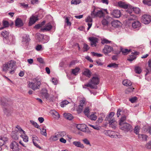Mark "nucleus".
<instances>
[{
	"instance_id": "nucleus-3",
	"label": "nucleus",
	"mask_w": 151,
	"mask_h": 151,
	"mask_svg": "<svg viewBox=\"0 0 151 151\" xmlns=\"http://www.w3.org/2000/svg\"><path fill=\"white\" fill-rule=\"evenodd\" d=\"M1 35L4 37V41L8 44H11L13 41L12 37L9 35L8 31H4L1 33Z\"/></svg>"
},
{
	"instance_id": "nucleus-32",
	"label": "nucleus",
	"mask_w": 151,
	"mask_h": 151,
	"mask_svg": "<svg viewBox=\"0 0 151 151\" xmlns=\"http://www.w3.org/2000/svg\"><path fill=\"white\" fill-rule=\"evenodd\" d=\"M59 135L52 136L49 138V140L51 141H55L58 139Z\"/></svg>"
},
{
	"instance_id": "nucleus-29",
	"label": "nucleus",
	"mask_w": 151,
	"mask_h": 151,
	"mask_svg": "<svg viewBox=\"0 0 151 151\" xmlns=\"http://www.w3.org/2000/svg\"><path fill=\"white\" fill-rule=\"evenodd\" d=\"M63 115L65 118L68 120H71L73 118L72 115L70 113H65L63 114Z\"/></svg>"
},
{
	"instance_id": "nucleus-57",
	"label": "nucleus",
	"mask_w": 151,
	"mask_h": 151,
	"mask_svg": "<svg viewBox=\"0 0 151 151\" xmlns=\"http://www.w3.org/2000/svg\"><path fill=\"white\" fill-rule=\"evenodd\" d=\"M65 22L67 25L68 26H70L71 25V22H69V19L68 17H66L65 19Z\"/></svg>"
},
{
	"instance_id": "nucleus-34",
	"label": "nucleus",
	"mask_w": 151,
	"mask_h": 151,
	"mask_svg": "<svg viewBox=\"0 0 151 151\" xmlns=\"http://www.w3.org/2000/svg\"><path fill=\"white\" fill-rule=\"evenodd\" d=\"M3 27H0V30L3 29L4 28L8 27L9 26V23L7 21H3Z\"/></svg>"
},
{
	"instance_id": "nucleus-39",
	"label": "nucleus",
	"mask_w": 151,
	"mask_h": 151,
	"mask_svg": "<svg viewBox=\"0 0 151 151\" xmlns=\"http://www.w3.org/2000/svg\"><path fill=\"white\" fill-rule=\"evenodd\" d=\"M21 137L23 139V140L24 141L27 142L28 141V137L26 135L25 132V134H22L21 135Z\"/></svg>"
},
{
	"instance_id": "nucleus-21",
	"label": "nucleus",
	"mask_w": 151,
	"mask_h": 151,
	"mask_svg": "<svg viewBox=\"0 0 151 151\" xmlns=\"http://www.w3.org/2000/svg\"><path fill=\"white\" fill-rule=\"evenodd\" d=\"M138 136L139 140L143 141H146L148 137L147 136L143 134H138Z\"/></svg>"
},
{
	"instance_id": "nucleus-19",
	"label": "nucleus",
	"mask_w": 151,
	"mask_h": 151,
	"mask_svg": "<svg viewBox=\"0 0 151 151\" xmlns=\"http://www.w3.org/2000/svg\"><path fill=\"white\" fill-rule=\"evenodd\" d=\"M37 38L39 42L41 41L44 38L47 39V41H48L49 37L47 36H44L43 35L39 34L37 35Z\"/></svg>"
},
{
	"instance_id": "nucleus-28",
	"label": "nucleus",
	"mask_w": 151,
	"mask_h": 151,
	"mask_svg": "<svg viewBox=\"0 0 151 151\" xmlns=\"http://www.w3.org/2000/svg\"><path fill=\"white\" fill-rule=\"evenodd\" d=\"M30 40L29 36L28 35H25L22 37V42H25L26 43L28 42Z\"/></svg>"
},
{
	"instance_id": "nucleus-33",
	"label": "nucleus",
	"mask_w": 151,
	"mask_h": 151,
	"mask_svg": "<svg viewBox=\"0 0 151 151\" xmlns=\"http://www.w3.org/2000/svg\"><path fill=\"white\" fill-rule=\"evenodd\" d=\"M120 52H122L124 55H127L128 54L129 52L131 51L130 49L129 50L128 49H124L122 48H121Z\"/></svg>"
},
{
	"instance_id": "nucleus-54",
	"label": "nucleus",
	"mask_w": 151,
	"mask_h": 151,
	"mask_svg": "<svg viewBox=\"0 0 151 151\" xmlns=\"http://www.w3.org/2000/svg\"><path fill=\"white\" fill-rule=\"evenodd\" d=\"M136 58V57L133 54L132 55H130L129 57L128 58L127 60L129 61H132L135 59Z\"/></svg>"
},
{
	"instance_id": "nucleus-6",
	"label": "nucleus",
	"mask_w": 151,
	"mask_h": 151,
	"mask_svg": "<svg viewBox=\"0 0 151 151\" xmlns=\"http://www.w3.org/2000/svg\"><path fill=\"white\" fill-rule=\"evenodd\" d=\"M119 128L122 130L126 131H128L132 130V126L127 123H125L120 125Z\"/></svg>"
},
{
	"instance_id": "nucleus-15",
	"label": "nucleus",
	"mask_w": 151,
	"mask_h": 151,
	"mask_svg": "<svg viewBox=\"0 0 151 151\" xmlns=\"http://www.w3.org/2000/svg\"><path fill=\"white\" fill-rule=\"evenodd\" d=\"M92 15H93L95 17H103L104 16V14L102 10H99L97 12H94L93 11L91 13Z\"/></svg>"
},
{
	"instance_id": "nucleus-30",
	"label": "nucleus",
	"mask_w": 151,
	"mask_h": 151,
	"mask_svg": "<svg viewBox=\"0 0 151 151\" xmlns=\"http://www.w3.org/2000/svg\"><path fill=\"white\" fill-rule=\"evenodd\" d=\"M80 70V69L78 67H76L75 69H72L71 74L75 75L76 76Z\"/></svg>"
},
{
	"instance_id": "nucleus-51",
	"label": "nucleus",
	"mask_w": 151,
	"mask_h": 151,
	"mask_svg": "<svg viewBox=\"0 0 151 151\" xmlns=\"http://www.w3.org/2000/svg\"><path fill=\"white\" fill-rule=\"evenodd\" d=\"M66 134L65 132H58V135H59V137H63Z\"/></svg>"
},
{
	"instance_id": "nucleus-8",
	"label": "nucleus",
	"mask_w": 151,
	"mask_h": 151,
	"mask_svg": "<svg viewBox=\"0 0 151 151\" xmlns=\"http://www.w3.org/2000/svg\"><path fill=\"white\" fill-rule=\"evenodd\" d=\"M113 50L112 47L108 45H106L105 46L103 50V52L106 55L110 53Z\"/></svg>"
},
{
	"instance_id": "nucleus-23",
	"label": "nucleus",
	"mask_w": 151,
	"mask_h": 151,
	"mask_svg": "<svg viewBox=\"0 0 151 151\" xmlns=\"http://www.w3.org/2000/svg\"><path fill=\"white\" fill-rule=\"evenodd\" d=\"M109 124L110 127L115 129L116 127V122L115 120L112 119L111 120H109Z\"/></svg>"
},
{
	"instance_id": "nucleus-56",
	"label": "nucleus",
	"mask_w": 151,
	"mask_h": 151,
	"mask_svg": "<svg viewBox=\"0 0 151 151\" xmlns=\"http://www.w3.org/2000/svg\"><path fill=\"white\" fill-rule=\"evenodd\" d=\"M35 49L37 50L38 51L42 50H43L42 45H37Z\"/></svg>"
},
{
	"instance_id": "nucleus-11",
	"label": "nucleus",
	"mask_w": 151,
	"mask_h": 151,
	"mask_svg": "<svg viewBox=\"0 0 151 151\" xmlns=\"http://www.w3.org/2000/svg\"><path fill=\"white\" fill-rule=\"evenodd\" d=\"M99 79L98 75H96L92 77L89 81V83L94 85H97L99 83Z\"/></svg>"
},
{
	"instance_id": "nucleus-1",
	"label": "nucleus",
	"mask_w": 151,
	"mask_h": 151,
	"mask_svg": "<svg viewBox=\"0 0 151 151\" xmlns=\"http://www.w3.org/2000/svg\"><path fill=\"white\" fill-rule=\"evenodd\" d=\"M16 62L13 60H11L4 64L3 66L2 70L6 73L8 71H9L10 74L14 73L15 70L14 67L15 65Z\"/></svg>"
},
{
	"instance_id": "nucleus-52",
	"label": "nucleus",
	"mask_w": 151,
	"mask_h": 151,
	"mask_svg": "<svg viewBox=\"0 0 151 151\" xmlns=\"http://www.w3.org/2000/svg\"><path fill=\"white\" fill-rule=\"evenodd\" d=\"M134 89V88L132 87H131L127 88L125 91L126 93H128L129 92H131L133 91Z\"/></svg>"
},
{
	"instance_id": "nucleus-35",
	"label": "nucleus",
	"mask_w": 151,
	"mask_h": 151,
	"mask_svg": "<svg viewBox=\"0 0 151 151\" xmlns=\"http://www.w3.org/2000/svg\"><path fill=\"white\" fill-rule=\"evenodd\" d=\"M86 125L84 124H78L77 125L76 127L78 129L81 131L83 128H85Z\"/></svg>"
},
{
	"instance_id": "nucleus-60",
	"label": "nucleus",
	"mask_w": 151,
	"mask_h": 151,
	"mask_svg": "<svg viewBox=\"0 0 151 151\" xmlns=\"http://www.w3.org/2000/svg\"><path fill=\"white\" fill-rule=\"evenodd\" d=\"M86 22H92V18L89 16H88L86 19Z\"/></svg>"
},
{
	"instance_id": "nucleus-26",
	"label": "nucleus",
	"mask_w": 151,
	"mask_h": 151,
	"mask_svg": "<svg viewBox=\"0 0 151 151\" xmlns=\"http://www.w3.org/2000/svg\"><path fill=\"white\" fill-rule=\"evenodd\" d=\"M123 84L126 86H130L132 85V83L131 81L128 79H125L122 82Z\"/></svg>"
},
{
	"instance_id": "nucleus-25",
	"label": "nucleus",
	"mask_w": 151,
	"mask_h": 151,
	"mask_svg": "<svg viewBox=\"0 0 151 151\" xmlns=\"http://www.w3.org/2000/svg\"><path fill=\"white\" fill-rule=\"evenodd\" d=\"M73 144L77 147L83 149L84 148L83 145L80 141H75L73 142Z\"/></svg>"
},
{
	"instance_id": "nucleus-36",
	"label": "nucleus",
	"mask_w": 151,
	"mask_h": 151,
	"mask_svg": "<svg viewBox=\"0 0 151 151\" xmlns=\"http://www.w3.org/2000/svg\"><path fill=\"white\" fill-rule=\"evenodd\" d=\"M91 71L88 69L86 70L83 73V74L86 76L90 78L91 75Z\"/></svg>"
},
{
	"instance_id": "nucleus-43",
	"label": "nucleus",
	"mask_w": 151,
	"mask_h": 151,
	"mask_svg": "<svg viewBox=\"0 0 151 151\" xmlns=\"http://www.w3.org/2000/svg\"><path fill=\"white\" fill-rule=\"evenodd\" d=\"M107 67L109 68H116L118 67V64L115 63H111L107 65Z\"/></svg>"
},
{
	"instance_id": "nucleus-46",
	"label": "nucleus",
	"mask_w": 151,
	"mask_h": 151,
	"mask_svg": "<svg viewBox=\"0 0 151 151\" xmlns=\"http://www.w3.org/2000/svg\"><path fill=\"white\" fill-rule=\"evenodd\" d=\"M135 71L136 73L138 74H140L141 72V68L139 67H136L135 68Z\"/></svg>"
},
{
	"instance_id": "nucleus-16",
	"label": "nucleus",
	"mask_w": 151,
	"mask_h": 151,
	"mask_svg": "<svg viewBox=\"0 0 151 151\" xmlns=\"http://www.w3.org/2000/svg\"><path fill=\"white\" fill-rule=\"evenodd\" d=\"M38 18L37 16H32L30 18L29 21V25L31 26L34 24L37 20Z\"/></svg>"
},
{
	"instance_id": "nucleus-41",
	"label": "nucleus",
	"mask_w": 151,
	"mask_h": 151,
	"mask_svg": "<svg viewBox=\"0 0 151 151\" xmlns=\"http://www.w3.org/2000/svg\"><path fill=\"white\" fill-rule=\"evenodd\" d=\"M52 114L53 115H55L56 118H59L60 117V116L59 113L55 110L52 111Z\"/></svg>"
},
{
	"instance_id": "nucleus-48",
	"label": "nucleus",
	"mask_w": 151,
	"mask_h": 151,
	"mask_svg": "<svg viewBox=\"0 0 151 151\" xmlns=\"http://www.w3.org/2000/svg\"><path fill=\"white\" fill-rule=\"evenodd\" d=\"M30 123L32 124L35 127L37 128H38L40 126L36 122H35L33 120H30Z\"/></svg>"
},
{
	"instance_id": "nucleus-24",
	"label": "nucleus",
	"mask_w": 151,
	"mask_h": 151,
	"mask_svg": "<svg viewBox=\"0 0 151 151\" xmlns=\"http://www.w3.org/2000/svg\"><path fill=\"white\" fill-rule=\"evenodd\" d=\"M15 25L18 27L22 26L23 25L22 20L20 19H17L15 21Z\"/></svg>"
},
{
	"instance_id": "nucleus-59",
	"label": "nucleus",
	"mask_w": 151,
	"mask_h": 151,
	"mask_svg": "<svg viewBox=\"0 0 151 151\" xmlns=\"http://www.w3.org/2000/svg\"><path fill=\"white\" fill-rule=\"evenodd\" d=\"M83 49H84V52L87 51L89 49V47L87 44L85 43L83 44Z\"/></svg>"
},
{
	"instance_id": "nucleus-62",
	"label": "nucleus",
	"mask_w": 151,
	"mask_h": 151,
	"mask_svg": "<svg viewBox=\"0 0 151 151\" xmlns=\"http://www.w3.org/2000/svg\"><path fill=\"white\" fill-rule=\"evenodd\" d=\"M85 127L86 128H83V129L81 130V131L85 132L88 133L89 132L88 128L87 127L86 125V127Z\"/></svg>"
},
{
	"instance_id": "nucleus-64",
	"label": "nucleus",
	"mask_w": 151,
	"mask_h": 151,
	"mask_svg": "<svg viewBox=\"0 0 151 151\" xmlns=\"http://www.w3.org/2000/svg\"><path fill=\"white\" fill-rule=\"evenodd\" d=\"M145 147L148 149H151V140L146 144Z\"/></svg>"
},
{
	"instance_id": "nucleus-27",
	"label": "nucleus",
	"mask_w": 151,
	"mask_h": 151,
	"mask_svg": "<svg viewBox=\"0 0 151 151\" xmlns=\"http://www.w3.org/2000/svg\"><path fill=\"white\" fill-rule=\"evenodd\" d=\"M120 22L117 20L113 21L111 22V25L114 27H116L119 25Z\"/></svg>"
},
{
	"instance_id": "nucleus-42",
	"label": "nucleus",
	"mask_w": 151,
	"mask_h": 151,
	"mask_svg": "<svg viewBox=\"0 0 151 151\" xmlns=\"http://www.w3.org/2000/svg\"><path fill=\"white\" fill-rule=\"evenodd\" d=\"M90 112L89 107H87L83 111V113L84 114L87 116H88V114Z\"/></svg>"
},
{
	"instance_id": "nucleus-37",
	"label": "nucleus",
	"mask_w": 151,
	"mask_h": 151,
	"mask_svg": "<svg viewBox=\"0 0 151 151\" xmlns=\"http://www.w3.org/2000/svg\"><path fill=\"white\" fill-rule=\"evenodd\" d=\"M85 86L90 87L91 88H94L95 89H96L97 88V86H94L91 83H89H89H86L84 84Z\"/></svg>"
},
{
	"instance_id": "nucleus-53",
	"label": "nucleus",
	"mask_w": 151,
	"mask_h": 151,
	"mask_svg": "<svg viewBox=\"0 0 151 151\" xmlns=\"http://www.w3.org/2000/svg\"><path fill=\"white\" fill-rule=\"evenodd\" d=\"M16 128L18 129V130L19 131L21 134H25V131L23 130L19 126L17 125L16 126Z\"/></svg>"
},
{
	"instance_id": "nucleus-18",
	"label": "nucleus",
	"mask_w": 151,
	"mask_h": 151,
	"mask_svg": "<svg viewBox=\"0 0 151 151\" xmlns=\"http://www.w3.org/2000/svg\"><path fill=\"white\" fill-rule=\"evenodd\" d=\"M41 93L42 96L46 99H47L49 98V95L47 93V90L46 88H43L42 89Z\"/></svg>"
},
{
	"instance_id": "nucleus-38",
	"label": "nucleus",
	"mask_w": 151,
	"mask_h": 151,
	"mask_svg": "<svg viewBox=\"0 0 151 151\" xmlns=\"http://www.w3.org/2000/svg\"><path fill=\"white\" fill-rule=\"evenodd\" d=\"M114 114V113L112 112L110 113L109 115L107 116L105 118V120H109V119H111Z\"/></svg>"
},
{
	"instance_id": "nucleus-2",
	"label": "nucleus",
	"mask_w": 151,
	"mask_h": 151,
	"mask_svg": "<svg viewBox=\"0 0 151 151\" xmlns=\"http://www.w3.org/2000/svg\"><path fill=\"white\" fill-rule=\"evenodd\" d=\"M41 82L36 78L33 79L32 82H29L28 87L34 91L39 89L41 85Z\"/></svg>"
},
{
	"instance_id": "nucleus-40",
	"label": "nucleus",
	"mask_w": 151,
	"mask_h": 151,
	"mask_svg": "<svg viewBox=\"0 0 151 151\" xmlns=\"http://www.w3.org/2000/svg\"><path fill=\"white\" fill-rule=\"evenodd\" d=\"M126 119V117L125 116H122L119 121V125H120L125 123L124 121H125Z\"/></svg>"
},
{
	"instance_id": "nucleus-58",
	"label": "nucleus",
	"mask_w": 151,
	"mask_h": 151,
	"mask_svg": "<svg viewBox=\"0 0 151 151\" xmlns=\"http://www.w3.org/2000/svg\"><path fill=\"white\" fill-rule=\"evenodd\" d=\"M41 134L45 136H47V133H46V129H44L42 128L41 130Z\"/></svg>"
},
{
	"instance_id": "nucleus-31",
	"label": "nucleus",
	"mask_w": 151,
	"mask_h": 151,
	"mask_svg": "<svg viewBox=\"0 0 151 151\" xmlns=\"http://www.w3.org/2000/svg\"><path fill=\"white\" fill-rule=\"evenodd\" d=\"M96 113H92L89 115L87 116L90 119L92 120H95L97 119V116L95 115Z\"/></svg>"
},
{
	"instance_id": "nucleus-9",
	"label": "nucleus",
	"mask_w": 151,
	"mask_h": 151,
	"mask_svg": "<svg viewBox=\"0 0 151 151\" xmlns=\"http://www.w3.org/2000/svg\"><path fill=\"white\" fill-rule=\"evenodd\" d=\"M10 148L13 151H19V145L17 142L15 141H13L10 145Z\"/></svg>"
},
{
	"instance_id": "nucleus-13",
	"label": "nucleus",
	"mask_w": 151,
	"mask_h": 151,
	"mask_svg": "<svg viewBox=\"0 0 151 151\" xmlns=\"http://www.w3.org/2000/svg\"><path fill=\"white\" fill-rule=\"evenodd\" d=\"M118 4L119 6L124 9H129V8H132V6L130 5L126 4L125 3L122 1H119Z\"/></svg>"
},
{
	"instance_id": "nucleus-5",
	"label": "nucleus",
	"mask_w": 151,
	"mask_h": 151,
	"mask_svg": "<svg viewBox=\"0 0 151 151\" xmlns=\"http://www.w3.org/2000/svg\"><path fill=\"white\" fill-rule=\"evenodd\" d=\"M112 19L111 17H107L106 18H104L101 21V24L105 29H107L109 27H110V22Z\"/></svg>"
},
{
	"instance_id": "nucleus-61",
	"label": "nucleus",
	"mask_w": 151,
	"mask_h": 151,
	"mask_svg": "<svg viewBox=\"0 0 151 151\" xmlns=\"http://www.w3.org/2000/svg\"><path fill=\"white\" fill-rule=\"evenodd\" d=\"M111 42V41H109L108 40L106 39H104L102 41L101 43L102 44H104L105 43L107 44L110 43Z\"/></svg>"
},
{
	"instance_id": "nucleus-50",
	"label": "nucleus",
	"mask_w": 151,
	"mask_h": 151,
	"mask_svg": "<svg viewBox=\"0 0 151 151\" xmlns=\"http://www.w3.org/2000/svg\"><path fill=\"white\" fill-rule=\"evenodd\" d=\"M139 127H138V126H136L134 129V132L136 134H138L139 133Z\"/></svg>"
},
{
	"instance_id": "nucleus-7",
	"label": "nucleus",
	"mask_w": 151,
	"mask_h": 151,
	"mask_svg": "<svg viewBox=\"0 0 151 151\" xmlns=\"http://www.w3.org/2000/svg\"><path fill=\"white\" fill-rule=\"evenodd\" d=\"M142 22L145 24H148L151 21V16L150 15L145 14L141 18Z\"/></svg>"
},
{
	"instance_id": "nucleus-14",
	"label": "nucleus",
	"mask_w": 151,
	"mask_h": 151,
	"mask_svg": "<svg viewBox=\"0 0 151 151\" xmlns=\"http://www.w3.org/2000/svg\"><path fill=\"white\" fill-rule=\"evenodd\" d=\"M89 40L91 41V45L92 47H96L98 42V39L95 37H89Z\"/></svg>"
},
{
	"instance_id": "nucleus-49",
	"label": "nucleus",
	"mask_w": 151,
	"mask_h": 151,
	"mask_svg": "<svg viewBox=\"0 0 151 151\" xmlns=\"http://www.w3.org/2000/svg\"><path fill=\"white\" fill-rule=\"evenodd\" d=\"M81 2V0H72L71 1V4L76 5L80 3Z\"/></svg>"
},
{
	"instance_id": "nucleus-20",
	"label": "nucleus",
	"mask_w": 151,
	"mask_h": 151,
	"mask_svg": "<svg viewBox=\"0 0 151 151\" xmlns=\"http://www.w3.org/2000/svg\"><path fill=\"white\" fill-rule=\"evenodd\" d=\"M105 134L111 138L116 137V135H115V132L111 130L106 131L105 133Z\"/></svg>"
},
{
	"instance_id": "nucleus-4",
	"label": "nucleus",
	"mask_w": 151,
	"mask_h": 151,
	"mask_svg": "<svg viewBox=\"0 0 151 151\" xmlns=\"http://www.w3.org/2000/svg\"><path fill=\"white\" fill-rule=\"evenodd\" d=\"M134 11V12L137 14H139L140 13V9L138 7L134 8L132 6V8H129V9H127L126 11L130 15L129 19L130 20H133L136 19V16L134 15L131 14L132 11Z\"/></svg>"
},
{
	"instance_id": "nucleus-63",
	"label": "nucleus",
	"mask_w": 151,
	"mask_h": 151,
	"mask_svg": "<svg viewBox=\"0 0 151 151\" xmlns=\"http://www.w3.org/2000/svg\"><path fill=\"white\" fill-rule=\"evenodd\" d=\"M85 102V99H83L82 100L80 101L79 106L83 107Z\"/></svg>"
},
{
	"instance_id": "nucleus-12",
	"label": "nucleus",
	"mask_w": 151,
	"mask_h": 151,
	"mask_svg": "<svg viewBox=\"0 0 151 151\" xmlns=\"http://www.w3.org/2000/svg\"><path fill=\"white\" fill-rule=\"evenodd\" d=\"M111 15L116 18L119 17L121 15V13L119 10L118 9H115L113 10L111 12Z\"/></svg>"
},
{
	"instance_id": "nucleus-44",
	"label": "nucleus",
	"mask_w": 151,
	"mask_h": 151,
	"mask_svg": "<svg viewBox=\"0 0 151 151\" xmlns=\"http://www.w3.org/2000/svg\"><path fill=\"white\" fill-rule=\"evenodd\" d=\"M68 103L69 102L68 101L66 100H65L61 102L60 106L61 107H63L66 105L68 104Z\"/></svg>"
},
{
	"instance_id": "nucleus-22",
	"label": "nucleus",
	"mask_w": 151,
	"mask_h": 151,
	"mask_svg": "<svg viewBox=\"0 0 151 151\" xmlns=\"http://www.w3.org/2000/svg\"><path fill=\"white\" fill-rule=\"evenodd\" d=\"M8 138L5 137H1L0 138V146H2L7 141Z\"/></svg>"
},
{
	"instance_id": "nucleus-10",
	"label": "nucleus",
	"mask_w": 151,
	"mask_h": 151,
	"mask_svg": "<svg viewBox=\"0 0 151 151\" xmlns=\"http://www.w3.org/2000/svg\"><path fill=\"white\" fill-rule=\"evenodd\" d=\"M141 26L140 22L138 21L135 20L132 22V26L133 28L136 30L139 29Z\"/></svg>"
},
{
	"instance_id": "nucleus-47",
	"label": "nucleus",
	"mask_w": 151,
	"mask_h": 151,
	"mask_svg": "<svg viewBox=\"0 0 151 151\" xmlns=\"http://www.w3.org/2000/svg\"><path fill=\"white\" fill-rule=\"evenodd\" d=\"M137 99V97L135 96L129 99V100L132 103H134L136 102Z\"/></svg>"
},
{
	"instance_id": "nucleus-55",
	"label": "nucleus",
	"mask_w": 151,
	"mask_h": 151,
	"mask_svg": "<svg viewBox=\"0 0 151 151\" xmlns=\"http://www.w3.org/2000/svg\"><path fill=\"white\" fill-rule=\"evenodd\" d=\"M91 54L93 56H96L98 57H101L103 56L101 54L95 53L94 52H91Z\"/></svg>"
},
{
	"instance_id": "nucleus-45",
	"label": "nucleus",
	"mask_w": 151,
	"mask_h": 151,
	"mask_svg": "<svg viewBox=\"0 0 151 151\" xmlns=\"http://www.w3.org/2000/svg\"><path fill=\"white\" fill-rule=\"evenodd\" d=\"M143 3L149 6H151V0H144L143 1Z\"/></svg>"
},
{
	"instance_id": "nucleus-17",
	"label": "nucleus",
	"mask_w": 151,
	"mask_h": 151,
	"mask_svg": "<svg viewBox=\"0 0 151 151\" xmlns=\"http://www.w3.org/2000/svg\"><path fill=\"white\" fill-rule=\"evenodd\" d=\"M52 27L50 24L48 23L43 28H41L40 29V30L41 32H42L49 31L51 29Z\"/></svg>"
}]
</instances>
